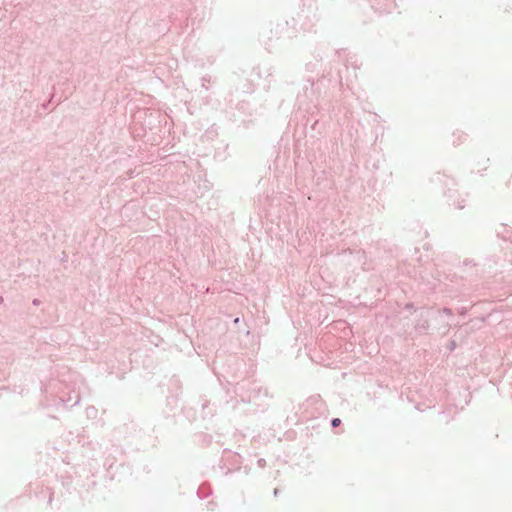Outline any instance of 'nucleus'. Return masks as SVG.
Segmentation results:
<instances>
[{"mask_svg":"<svg viewBox=\"0 0 512 512\" xmlns=\"http://www.w3.org/2000/svg\"><path fill=\"white\" fill-rule=\"evenodd\" d=\"M340 423H341V420L339 418H335V419L332 420V426L333 427L339 426Z\"/></svg>","mask_w":512,"mask_h":512,"instance_id":"nucleus-1","label":"nucleus"}]
</instances>
